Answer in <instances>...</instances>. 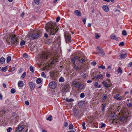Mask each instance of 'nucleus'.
Masks as SVG:
<instances>
[{
	"mask_svg": "<svg viewBox=\"0 0 132 132\" xmlns=\"http://www.w3.org/2000/svg\"><path fill=\"white\" fill-rule=\"evenodd\" d=\"M55 23L52 22H49L45 27V29L49 35H54L57 32L58 29Z\"/></svg>",
	"mask_w": 132,
	"mask_h": 132,
	"instance_id": "nucleus-1",
	"label": "nucleus"
},
{
	"mask_svg": "<svg viewBox=\"0 0 132 132\" xmlns=\"http://www.w3.org/2000/svg\"><path fill=\"white\" fill-rule=\"evenodd\" d=\"M53 57V55L49 52H44L40 56V57L42 60H50L49 61H48V65H49L50 64H53L54 63V59H53V60L52 59Z\"/></svg>",
	"mask_w": 132,
	"mask_h": 132,
	"instance_id": "nucleus-2",
	"label": "nucleus"
},
{
	"mask_svg": "<svg viewBox=\"0 0 132 132\" xmlns=\"http://www.w3.org/2000/svg\"><path fill=\"white\" fill-rule=\"evenodd\" d=\"M40 36V33L36 30H31L30 32L28 35L30 40H33L37 38Z\"/></svg>",
	"mask_w": 132,
	"mask_h": 132,
	"instance_id": "nucleus-3",
	"label": "nucleus"
},
{
	"mask_svg": "<svg viewBox=\"0 0 132 132\" xmlns=\"http://www.w3.org/2000/svg\"><path fill=\"white\" fill-rule=\"evenodd\" d=\"M9 38L11 39V43L15 45H17L18 44L19 40L18 39L16 36L15 35H9L7 36V38Z\"/></svg>",
	"mask_w": 132,
	"mask_h": 132,
	"instance_id": "nucleus-4",
	"label": "nucleus"
},
{
	"mask_svg": "<svg viewBox=\"0 0 132 132\" xmlns=\"http://www.w3.org/2000/svg\"><path fill=\"white\" fill-rule=\"evenodd\" d=\"M28 129L24 125L21 126L17 127L14 132H27Z\"/></svg>",
	"mask_w": 132,
	"mask_h": 132,
	"instance_id": "nucleus-5",
	"label": "nucleus"
},
{
	"mask_svg": "<svg viewBox=\"0 0 132 132\" xmlns=\"http://www.w3.org/2000/svg\"><path fill=\"white\" fill-rule=\"evenodd\" d=\"M111 120L113 123H116L117 122V120L116 119L117 115L115 113H111Z\"/></svg>",
	"mask_w": 132,
	"mask_h": 132,
	"instance_id": "nucleus-6",
	"label": "nucleus"
},
{
	"mask_svg": "<svg viewBox=\"0 0 132 132\" xmlns=\"http://www.w3.org/2000/svg\"><path fill=\"white\" fill-rule=\"evenodd\" d=\"M97 54L100 56H102L105 55V53L103 50L100 47H97Z\"/></svg>",
	"mask_w": 132,
	"mask_h": 132,
	"instance_id": "nucleus-7",
	"label": "nucleus"
},
{
	"mask_svg": "<svg viewBox=\"0 0 132 132\" xmlns=\"http://www.w3.org/2000/svg\"><path fill=\"white\" fill-rule=\"evenodd\" d=\"M57 85L56 82L55 81H51L49 84L50 87L52 89H55L57 86Z\"/></svg>",
	"mask_w": 132,
	"mask_h": 132,
	"instance_id": "nucleus-8",
	"label": "nucleus"
},
{
	"mask_svg": "<svg viewBox=\"0 0 132 132\" xmlns=\"http://www.w3.org/2000/svg\"><path fill=\"white\" fill-rule=\"evenodd\" d=\"M65 39V42L67 43H70L71 42V39L70 35L68 33L65 34L64 35Z\"/></svg>",
	"mask_w": 132,
	"mask_h": 132,
	"instance_id": "nucleus-9",
	"label": "nucleus"
},
{
	"mask_svg": "<svg viewBox=\"0 0 132 132\" xmlns=\"http://www.w3.org/2000/svg\"><path fill=\"white\" fill-rule=\"evenodd\" d=\"M104 77L103 75L101 74H98L93 76V78L95 79H103Z\"/></svg>",
	"mask_w": 132,
	"mask_h": 132,
	"instance_id": "nucleus-10",
	"label": "nucleus"
},
{
	"mask_svg": "<svg viewBox=\"0 0 132 132\" xmlns=\"http://www.w3.org/2000/svg\"><path fill=\"white\" fill-rule=\"evenodd\" d=\"M69 86V85L67 84H66L64 85H62L61 87L62 92H67L68 90Z\"/></svg>",
	"mask_w": 132,
	"mask_h": 132,
	"instance_id": "nucleus-11",
	"label": "nucleus"
},
{
	"mask_svg": "<svg viewBox=\"0 0 132 132\" xmlns=\"http://www.w3.org/2000/svg\"><path fill=\"white\" fill-rule=\"evenodd\" d=\"M127 119V117L124 115H121L120 116L119 120L122 122H124Z\"/></svg>",
	"mask_w": 132,
	"mask_h": 132,
	"instance_id": "nucleus-12",
	"label": "nucleus"
},
{
	"mask_svg": "<svg viewBox=\"0 0 132 132\" xmlns=\"http://www.w3.org/2000/svg\"><path fill=\"white\" fill-rule=\"evenodd\" d=\"M80 84V83L78 82H77V81H74L72 83V84L73 86L75 87L76 88L78 87Z\"/></svg>",
	"mask_w": 132,
	"mask_h": 132,
	"instance_id": "nucleus-13",
	"label": "nucleus"
},
{
	"mask_svg": "<svg viewBox=\"0 0 132 132\" xmlns=\"http://www.w3.org/2000/svg\"><path fill=\"white\" fill-rule=\"evenodd\" d=\"M113 97L114 98L119 100H121L122 98V97L120 96H119V95L118 94L114 95Z\"/></svg>",
	"mask_w": 132,
	"mask_h": 132,
	"instance_id": "nucleus-14",
	"label": "nucleus"
},
{
	"mask_svg": "<svg viewBox=\"0 0 132 132\" xmlns=\"http://www.w3.org/2000/svg\"><path fill=\"white\" fill-rule=\"evenodd\" d=\"M74 13L78 16H80L81 15L80 12L78 10L75 11L74 12Z\"/></svg>",
	"mask_w": 132,
	"mask_h": 132,
	"instance_id": "nucleus-15",
	"label": "nucleus"
},
{
	"mask_svg": "<svg viewBox=\"0 0 132 132\" xmlns=\"http://www.w3.org/2000/svg\"><path fill=\"white\" fill-rule=\"evenodd\" d=\"M72 64L73 65V68L75 69L76 70H80L81 69L80 68H79L78 66H76L75 64V61H73L72 62Z\"/></svg>",
	"mask_w": 132,
	"mask_h": 132,
	"instance_id": "nucleus-16",
	"label": "nucleus"
},
{
	"mask_svg": "<svg viewBox=\"0 0 132 132\" xmlns=\"http://www.w3.org/2000/svg\"><path fill=\"white\" fill-rule=\"evenodd\" d=\"M102 7L103 10L106 12H108L109 11V9L107 6L103 5Z\"/></svg>",
	"mask_w": 132,
	"mask_h": 132,
	"instance_id": "nucleus-17",
	"label": "nucleus"
},
{
	"mask_svg": "<svg viewBox=\"0 0 132 132\" xmlns=\"http://www.w3.org/2000/svg\"><path fill=\"white\" fill-rule=\"evenodd\" d=\"M5 103L7 104V106H10L12 104L11 101L8 99H7L5 100Z\"/></svg>",
	"mask_w": 132,
	"mask_h": 132,
	"instance_id": "nucleus-18",
	"label": "nucleus"
},
{
	"mask_svg": "<svg viewBox=\"0 0 132 132\" xmlns=\"http://www.w3.org/2000/svg\"><path fill=\"white\" fill-rule=\"evenodd\" d=\"M80 58L78 56H76L72 58L71 59V61L72 62H73V61H75V60H79Z\"/></svg>",
	"mask_w": 132,
	"mask_h": 132,
	"instance_id": "nucleus-19",
	"label": "nucleus"
},
{
	"mask_svg": "<svg viewBox=\"0 0 132 132\" xmlns=\"http://www.w3.org/2000/svg\"><path fill=\"white\" fill-rule=\"evenodd\" d=\"M102 84L104 87L106 88H108L110 86L109 84H108L107 82L105 81H103Z\"/></svg>",
	"mask_w": 132,
	"mask_h": 132,
	"instance_id": "nucleus-20",
	"label": "nucleus"
},
{
	"mask_svg": "<svg viewBox=\"0 0 132 132\" xmlns=\"http://www.w3.org/2000/svg\"><path fill=\"white\" fill-rule=\"evenodd\" d=\"M110 37L112 39H115L117 40H118V39L117 37L114 34L111 35Z\"/></svg>",
	"mask_w": 132,
	"mask_h": 132,
	"instance_id": "nucleus-21",
	"label": "nucleus"
},
{
	"mask_svg": "<svg viewBox=\"0 0 132 132\" xmlns=\"http://www.w3.org/2000/svg\"><path fill=\"white\" fill-rule=\"evenodd\" d=\"M29 86L30 87V89L31 90H33L35 86L33 84L32 82H30L29 83Z\"/></svg>",
	"mask_w": 132,
	"mask_h": 132,
	"instance_id": "nucleus-22",
	"label": "nucleus"
},
{
	"mask_svg": "<svg viewBox=\"0 0 132 132\" xmlns=\"http://www.w3.org/2000/svg\"><path fill=\"white\" fill-rule=\"evenodd\" d=\"M78 88L79 89H81L84 88H85V86L83 84L80 83Z\"/></svg>",
	"mask_w": 132,
	"mask_h": 132,
	"instance_id": "nucleus-23",
	"label": "nucleus"
},
{
	"mask_svg": "<svg viewBox=\"0 0 132 132\" xmlns=\"http://www.w3.org/2000/svg\"><path fill=\"white\" fill-rule=\"evenodd\" d=\"M5 59L3 57H1L0 59L1 63V64H3L5 61Z\"/></svg>",
	"mask_w": 132,
	"mask_h": 132,
	"instance_id": "nucleus-24",
	"label": "nucleus"
},
{
	"mask_svg": "<svg viewBox=\"0 0 132 132\" xmlns=\"http://www.w3.org/2000/svg\"><path fill=\"white\" fill-rule=\"evenodd\" d=\"M127 56V54H121L120 55L121 58L122 59H124Z\"/></svg>",
	"mask_w": 132,
	"mask_h": 132,
	"instance_id": "nucleus-25",
	"label": "nucleus"
},
{
	"mask_svg": "<svg viewBox=\"0 0 132 132\" xmlns=\"http://www.w3.org/2000/svg\"><path fill=\"white\" fill-rule=\"evenodd\" d=\"M74 114L77 116L79 114V112L76 109H75L74 110Z\"/></svg>",
	"mask_w": 132,
	"mask_h": 132,
	"instance_id": "nucleus-26",
	"label": "nucleus"
},
{
	"mask_svg": "<svg viewBox=\"0 0 132 132\" xmlns=\"http://www.w3.org/2000/svg\"><path fill=\"white\" fill-rule=\"evenodd\" d=\"M7 111H8V110L4 109L2 111H1L0 112V113L1 114H4L6 113L7 112Z\"/></svg>",
	"mask_w": 132,
	"mask_h": 132,
	"instance_id": "nucleus-27",
	"label": "nucleus"
},
{
	"mask_svg": "<svg viewBox=\"0 0 132 132\" xmlns=\"http://www.w3.org/2000/svg\"><path fill=\"white\" fill-rule=\"evenodd\" d=\"M7 66L4 67L2 68V69L1 70V71L3 72H5L6 71L7 69Z\"/></svg>",
	"mask_w": 132,
	"mask_h": 132,
	"instance_id": "nucleus-28",
	"label": "nucleus"
},
{
	"mask_svg": "<svg viewBox=\"0 0 132 132\" xmlns=\"http://www.w3.org/2000/svg\"><path fill=\"white\" fill-rule=\"evenodd\" d=\"M42 82V79L41 78H38L36 79V82L37 84H39Z\"/></svg>",
	"mask_w": 132,
	"mask_h": 132,
	"instance_id": "nucleus-29",
	"label": "nucleus"
},
{
	"mask_svg": "<svg viewBox=\"0 0 132 132\" xmlns=\"http://www.w3.org/2000/svg\"><path fill=\"white\" fill-rule=\"evenodd\" d=\"M66 101L68 102H72L74 101V100L72 98H70L68 99V98H66Z\"/></svg>",
	"mask_w": 132,
	"mask_h": 132,
	"instance_id": "nucleus-30",
	"label": "nucleus"
},
{
	"mask_svg": "<svg viewBox=\"0 0 132 132\" xmlns=\"http://www.w3.org/2000/svg\"><path fill=\"white\" fill-rule=\"evenodd\" d=\"M23 84V82L22 81H20L18 83V86L19 87H22Z\"/></svg>",
	"mask_w": 132,
	"mask_h": 132,
	"instance_id": "nucleus-31",
	"label": "nucleus"
},
{
	"mask_svg": "<svg viewBox=\"0 0 132 132\" xmlns=\"http://www.w3.org/2000/svg\"><path fill=\"white\" fill-rule=\"evenodd\" d=\"M64 81V78L63 77H60L59 79V81L60 82H63Z\"/></svg>",
	"mask_w": 132,
	"mask_h": 132,
	"instance_id": "nucleus-32",
	"label": "nucleus"
},
{
	"mask_svg": "<svg viewBox=\"0 0 132 132\" xmlns=\"http://www.w3.org/2000/svg\"><path fill=\"white\" fill-rule=\"evenodd\" d=\"M35 3L37 5L39 4L40 3V0H34Z\"/></svg>",
	"mask_w": 132,
	"mask_h": 132,
	"instance_id": "nucleus-33",
	"label": "nucleus"
},
{
	"mask_svg": "<svg viewBox=\"0 0 132 132\" xmlns=\"http://www.w3.org/2000/svg\"><path fill=\"white\" fill-rule=\"evenodd\" d=\"M11 57L8 56L7 58L6 59V61L7 63L9 62L10 61H11Z\"/></svg>",
	"mask_w": 132,
	"mask_h": 132,
	"instance_id": "nucleus-34",
	"label": "nucleus"
},
{
	"mask_svg": "<svg viewBox=\"0 0 132 132\" xmlns=\"http://www.w3.org/2000/svg\"><path fill=\"white\" fill-rule=\"evenodd\" d=\"M69 129H73V126L72 123L70 124L69 126Z\"/></svg>",
	"mask_w": 132,
	"mask_h": 132,
	"instance_id": "nucleus-35",
	"label": "nucleus"
},
{
	"mask_svg": "<svg viewBox=\"0 0 132 132\" xmlns=\"http://www.w3.org/2000/svg\"><path fill=\"white\" fill-rule=\"evenodd\" d=\"M107 97L106 95H105L104 96L102 97V101L104 102V101Z\"/></svg>",
	"mask_w": 132,
	"mask_h": 132,
	"instance_id": "nucleus-36",
	"label": "nucleus"
},
{
	"mask_svg": "<svg viewBox=\"0 0 132 132\" xmlns=\"http://www.w3.org/2000/svg\"><path fill=\"white\" fill-rule=\"evenodd\" d=\"M52 116L51 115L49 116L46 119L47 120H49L50 121H51L52 120Z\"/></svg>",
	"mask_w": 132,
	"mask_h": 132,
	"instance_id": "nucleus-37",
	"label": "nucleus"
},
{
	"mask_svg": "<svg viewBox=\"0 0 132 132\" xmlns=\"http://www.w3.org/2000/svg\"><path fill=\"white\" fill-rule=\"evenodd\" d=\"M25 44V42L23 40H21L20 43V45L21 46H23Z\"/></svg>",
	"mask_w": 132,
	"mask_h": 132,
	"instance_id": "nucleus-38",
	"label": "nucleus"
},
{
	"mask_svg": "<svg viewBox=\"0 0 132 132\" xmlns=\"http://www.w3.org/2000/svg\"><path fill=\"white\" fill-rule=\"evenodd\" d=\"M85 122H83L82 123V126L83 127V128L84 129H85L86 128V127L85 126Z\"/></svg>",
	"mask_w": 132,
	"mask_h": 132,
	"instance_id": "nucleus-39",
	"label": "nucleus"
},
{
	"mask_svg": "<svg viewBox=\"0 0 132 132\" xmlns=\"http://www.w3.org/2000/svg\"><path fill=\"white\" fill-rule=\"evenodd\" d=\"M117 70L118 73H122V71L121 69V68L120 67H119V68Z\"/></svg>",
	"mask_w": 132,
	"mask_h": 132,
	"instance_id": "nucleus-40",
	"label": "nucleus"
},
{
	"mask_svg": "<svg viewBox=\"0 0 132 132\" xmlns=\"http://www.w3.org/2000/svg\"><path fill=\"white\" fill-rule=\"evenodd\" d=\"M15 90L14 88H12L11 89V93L12 94H13L15 92Z\"/></svg>",
	"mask_w": 132,
	"mask_h": 132,
	"instance_id": "nucleus-41",
	"label": "nucleus"
},
{
	"mask_svg": "<svg viewBox=\"0 0 132 132\" xmlns=\"http://www.w3.org/2000/svg\"><path fill=\"white\" fill-rule=\"evenodd\" d=\"M41 76L42 77H44L46 78V76L44 72H43L41 73Z\"/></svg>",
	"mask_w": 132,
	"mask_h": 132,
	"instance_id": "nucleus-42",
	"label": "nucleus"
},
{
	"mask_svg": "<svg viewBox=\"0 0 132 132\" xmlns=\"http://www.w3.org/2000/svg\"><path fill=\"white\" fill-rule=\"evenodd\" d=\"M122 34L124 36H126L127 35L126 32V31L123 30L122 32Z\"/></svg>",
	"mask_w": 132,
	"mask_h": 132,
	"instance_id": "nucleus-43",
	"label": "nucleus"
},
{
	"mask_svg": "<svg viewBox=\"0 0 132 132\" xmlns=\"http://www.w3.org/2000/svg\"><path fill=\"white\" fill-rule=\"evenodd\" d=\"M26 72H24L23 73L22 75L21 76V77L22 78H24L26 75Z\"/></svg>",
	"mask_w": 132,
	"mask_h": 132,
	"instance_id": "nucleus-44",
	"label": "nucleus"
},
{
	"mask_svg": "<svg viewBox=\"0 0 132 132\" xmlns=\"http://www.w3.org/2000/svg\"><path fill=\"white\" fill-rule=\"evenodd\" d=\"M101 126L100 127L101 128H102L103 127H105L106 126V125L105 123H101Z\"/></svg>",
	"mask_w": 132,
	"mask_h": 132,
	"instance_id": "nucleus-45",
	"label": "nucleus"
},
{
	"mask_svg": "<svg viewBox=\"0 0 132 132\" xmlns=\"http://www.w3.org/2000/svg\"><path fill=\"white\" fill-rule=\"evenodd\" d=\"M98 83L97 82H95V83L94 85L96 88H100V87H98Z\"/></svg>",
	"mask_w": 132,
	"mask_h": 132,
	"instance_id": "nucleus-46",
	"label": "nucleus"
},
{
	"mask_svg": "<svg viewBox=\"0 0 132 132\" xmlns=\"http://www.w3.org/2000/svg\"><path fill=\"white\" fill-rule=\"evenodd\" d=\"M12 130V128L9 127V128L7 129V132H11V131Z\"/></svg>",
	"mask_w": 132,
	"mask_h": 132,
	"instance_id": "nucleus-47",
	"label": "nucleus"
},
{
	"mask_svg": "<svg viewBox=\"0 0 132 132\" xmlns=\"http://www.w3.org/2000/svg\"><path fill=\"white\" fill-rule=\"evenodd\" d=\"M30 71L32 72L33 73L34 72V69L32 66H30Z\"/></svg>",
	"mask_w": 132,
	"mask_h": 132,
	"instance_id": "nucleus-48",
	"label": "nucleus"
},
{
	"mask_svg": "<svg viewBox=\"0 0 132 132\" xmlns=\"http://www.w3.org/2000/svg\"><path fill=\"white\" fill-rule=\"evenodd\" d=\"M80 97L81 98H82L85 97L84 94V93H81L80 95Z\"/></svg>",
	"mask_w": 132,
	"mask_h": 132,
	"instance_id": "nucleus-49",
	"label": "nucleus"
},
{
	"mask_svg": "<svg viewBox=\"0 0 132 132\" xmlns=\"http://www.w3.org/2000/svg\"><path fill=\"white\" fill-rule=\"evenodd\" d=\"M86 19H87L86 18H82V20L85 24L86 21Z\"/></svg>",
	"mask_w": 132,
	"mask_h": 132,
	"instance_id": "nucleus-50",
	"label": "nucleus"
},
{
	"mask_svg": "<svg viewBox=\"0 0 132 132\" xmlns=\"http://www.w3.org/2000/svg\"><path fill=\"white\" fill-rule=\"evenodd\" d=\"M98 68H102L103 69H104L105 68V67L104 66H103V65H101L100 66H99L98 67Z\"/></svg>",
	"mask_w": 132,
	"mask_h": 132,
	"instance_id": "nucleus-51",
	"label": "nucleus"
},
{
	"mask_svg": "<svg viewBox=\"0 0 132 132\" xmlns=\"http://www.w3.org/2000/svg\"><path fill=\"white\" fill-rule=\"evenodd\" d=\"M85 60L83 58H82L81 60H79V61L80 63H82L85 62Z\"/></svg>",
	"mask_w": 132,
	"mask_h": 132,
	"instance_id": "nucleus-52",
	"label": "nucleus"
},
{
	"mask_svg": "<svg viewBox=\"0 0 132 132\" xmlns=\"http://www.w3.org/2000/svg\"><path fill=\"white\" fill-rule=\"evenodd\" d=\"M124 44V43L123 42H120L119 44V46H123Z\"/></svg>",
	"mask_w": 132,
	"mask_h": 132,
	"instance_id": "nucleus-53",
	"label": "nucleus"
},
{
	"mask_svg": "<svg viewBox=\"0 0 132 132\" xmlns=\"http://www.w3.org/2000/svg\"><path fill=\"white\" fill-rule=\"evenodd\" d=\"M105 106V105H104L102 106V111H103L104 110Z\"/></svg>",
	"mask_w": 132,
	"mask_h": 132,
	"instance_id": "nucleus-54",
	"label": "nucleus"
},
{
	"mask_svg": "<svg viewBox=\"0 0 132 132\" xmlns=\"http://www.w3.org/2000/svg\"><path fill=\"white\" fill-rule=\"evenodd\" d=\"M127 105L129 107H131L132 106V102H131L129 103H128L127 104Z\"/></svg>",
	"mask_w": 132,
	"mask_h": 132,
	"instance_id": "nucleus-55",
	"label": "nucleus"
},
{
	"mask_svg": "<svg viewBox=\"0 0 132 132\" xmlns=\"http://www.w3.org/2000/svg\"><path fill=\"white\" fill-rule=\"evenodd\" d=\"M15 70V68L14 67H13L11 69L9 70V72H12L14 71Z\"/></svg>",
	"mask_w": 132,
	"mask_h": 132,
	"instance_id": "nucleus-56",
	"label": "nucleus"
},
{
	"mask_svg": "<svg viewBox=\"0 0 132 132\" xmlns=\"http://www.w3.org/2000/svg\"><path fill=\"white\" fill-rule=\"evenodd\" d=\"M23 57L24 58H27L28 57V55L26 53H24L23 54Z\"/></svg>",
	"mask_w": 132,
	"mask_h": 132,
	"instance_id": "nucleus-57",
	"label": "nucleus"
},
{
	"mask_svg": "<svg viewBox=\"0 0 132 132\" xmlns=\"http://www.w3.org/2000/svg\"><path fill=\"white\" fill-rule=\"evenodd\" d=\"M60 19V16L58 17L56 19V22H58Z\"/></svg>",
	"mask_w": 132,
	"mask_h": 132,
	"instance_id": "nucleus-58",
	"label": "nucleus"
},
{
	"mask_svg": "<svg viewBox=\"0 0 132 132\" xmlns=\"http://www.w3.org/2000/svg\"><path fill=\"white\" fill-rule=\"evenodd\" d=\"M95 37H96V39H98V38H99L100 37V36L99 35L97 34H96Z\"/></svg>",
	"mask_w": 132,
	"mask_h": 132,
	"instance_id": "nucleus-59",
	"label": "nucleus"
},
{
	"mask_svg": "<svg viewBox=\"0 0 132 132\" xmlns=\"http://www.w3.org/2000/svg\"><path fill=\"white\" fill-rule=\"evenodd\" d=\"M92 64L93 65H95L96 64V62H93L92 63Z\"/></svg>",
	"mask_w": 132,
	"mask_h": 132,
	"instance_id": "nucleus-60",
	"label": "nucleus"
},
{
	"mask_svg": "<svg viewBox=\"0 0 132 132\" xmlns=\"http://www.w3.org/2000/svg\"><path fill=\"white\" fill-rule=\"evenodd\" d=\"M68 123L67 122H65V124H64V127H67L68 126Z\"/></svg>",
	"mask_w": 132,
	"mask_h": 132,
	"instance_id": "nucleus-61",
	"label": "nucleus"
},
{
	"mask_svg": "<svg viewBox=\"0 0 132 132\" xmlns=\"http://www.w3.org/2000/svg\"><path fill=\"white\" fill-rule=\"evenodd\" d=\"M25 103L27 105H29V103L28 101H26L25 102Z\"/></svg>",
	"mask_w": 132,
	"mask_h": 132,
	"instance_id": "nucleus-62",
	"label": "nucleus"
},
{
	"mask_svg": "<svg viewBox=\"0 0 132 132\" xmlns=\"http://www.w3.org/2000/svg\"><path fill=\"white\" fill-rule=\"evenodd\" d=\"M13 116L15 118H16L18 116H17V115L16 114H14L13 115Z\"/></svg>",
	"mask_w": 132,
	"mask_h": 132,
	"instance_id": "nucleus-63",
	"label": "nucleus"
},
{
	"mask_svg": "<svg viewBox=\"0 0 132 132\" xmlns=\"http://www.w3.org/2000/svg\"><path fill=\"white\" fill-rule=\"evenodd\" d=\"M44 36L45 37L47 38L48 37V35L47 34L45 33L44 34Z\"/></svg>",
	"mask_w": 132,
	"mask_h": 132,
	"instance_id": "nucleus-64",
	"label": "nucleus"
}]
</instances>
